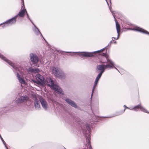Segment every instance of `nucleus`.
Segmentation results:
<instances>
[{
	"label": "nucleus",
	"mask_w": 149,
	"mask_h": 149,
	"mask_svg": "<svg viewBox=\"0 0 149 149\" xmlns=\"http://www.w3.org/2000/svg\"><path fill=\"white\" fill-rule=\"evenodd\" d=\"M0 58L4 60L9 65H10L13 68L14 70H13L15 72H17V77L19 82L21 84L25 85L26 82L24 80V78L23 77V75L25 74V72H23L22 70L21 71H19V69L17 68L16 67L14 64L6 58L0 53ZM19 68L22 69V70L24 71V69L23 68H22L20 67Z\"/></svg>",
	"instance_id": "obj_1"
},
{
	"label": "nucleus",
	"mask_w": 149,
	"mask_h": 149,
	"mask_svg": "<svg viewBox=\"0 0 149 149\" xmlns=\"http://www.w3.org/2000/svg\"><path fill=\"white\" fill-rule=\"evenodd\" d=\"M106 63L107 64L105 65L102 64L98 65L97 67V69L98 70L100 71L101 72L103 71L104 72L105 69H110L114 68L119 72L118 69L116 67V66L117 67L118 66L115 65L114 62L111 59L108 58H106Z\"/></svg>",
	"instance_id": "obj_2"
},
{
	"label": "nucleus",
	"mask_w": 149,
	"mask_h": 149,
	"mask_svg": "<svg viewBox=\"0 0 149 149\" xmlns=\"http://www.w3.org/2000/svg\"><path fill=\"white\" fill-rule=\"evenodd\" d=\"M47 84L48 86H49L50 87H52L53 89L56 91L58 93L63 95V93L61 89L59 88L57 85H54V84L51 78L49 77L46 80Z\"/></svg>",
	"instance_id": "obj_3"
},
{
	"label": "nucleus",
	"mask_w": 149,
	"mask_h": 149,
	"mask_svg": "<svg viewBox=\"0 0 149 149\" xmlns=\"http://www.w3.org/2000/svg\"><path fill=\"white\" fill-rule=\"evenodd\" d=\"M35 77L36 80L32 79L31 80V82L32 83H36L38 85L43 86L45 83L43 76L38 74L36 75Z\"/></svg>",
	"instance_id": "obj_4"
},
{
	"label": "nucleus",
	"mask_w": 149,
	"mask_h": 149,
	"mask_svg": "<svg viewBox=\"0 0 149 149\" xmlns=\"http://www.w3.org/2000/svg\"><path fill=\"white\" fill-rule=\"evenodd\" d=\"M86 129L88 131H83V133H85L86 134V141L88 143V147H87L88 149H92L91 147L90 144V140L91 139V136L90 134V131L91 130V125L89 124H87L86 125Z\"/></svg>",
	"instance_id": "obj_5"
},
{
	"label": "nucleus",
	"mask_w": 149,
	"mask_h": 149,
	"mask_svg": "<svg viewBox=\"0 0 149 149\" xmlns=\"http://www.w3.org/2000/svg\"><path fill=\"white\" fill-rule=\"evenodd\" d=\"M52 71L55 76L59 79H63L65 77V75L60 68L53 67L52 69Z\"/></svg>",
	"instance_id": "obj_6"
},
{
	"label": "nucleus",
	"mask_w": 149,
	"mask_h": 149,
	"mask_svg": "<svg viewBox=\"0 0 149 149\" xmlns=\"http://www.w3.org/2000/svg\"><path fill=\"white\" fill-rule=\"evenodd\" d=\"M106 48V47H105L103 49H100V50L91 53L88 52H82L81 53L78 52V53H79L78 55L81 56V57H91L93 56L92 54L94 53H99L103 51L104 49Z\"/></svg>",
	"instance_id": "obj_7"
},
{
	"label": "nucleus",
	"mask_w": 149,
	"mask_h": 149,
	"mask_svg": "<svg viewBox=\"0 0 149 149\" xmlns=\"http://www.w3.org/2000/svg\"><path fill=\"white\" fill-rule=\"evenodd\" d=\"M16 16H15L13 17L8 19L3 24H3L2 26L4 28L15 24L16 21Z\"/></svg>",
	"instance_id": "obj_8"
},
{
	"label": "nucleus",
	"mask_w": 149,
	"mask_h": 149,
	"mask_svg": "<svg viewBox=\"0 0 149 149\" xmlns=\"http://www.w3.org/2000/svg\"><path fill=\"white\" fill-rule=\"evenodd\" d=\"M28 100V97L27 96H22L16 100L15 102L17 104L22 103L26 102Z\"/></svg>",
	"instance_id": "obj_9"
},
{
	"label": "nucleus",
	"mask_w": 149,
	"mask_h": 149,
	"mask_svg": "<svg viewBox=\"0 0 149 149\" xmlns=\"http://www.w3.org/2000/svg\"><path fill=\"white\" fill-rule=\"evenodd\" d=\"M40 101L42 107L44 110L45 111L47 110L48 108V104L46 100L42 98L40 100Z\"/></svg>",
	"instance_id": "obj_10"
},
{
	"label": "nucleus",
	"mask_w": 149,
	"mask_h": 149,
	"mask_svg": "<svg viewBox=\"0 0 149 149\" xmlns=\"http://www.w3.org/2000/svg\"><path fill=\"white\" fill-rule=\"evenodd\" d=\"M30 59L31 61L34 63H37L38 61V56L34 54L31 53L30 54Z\"/></svg>",
	"instance_id": "obj_11"
},
{
	"label": "nucleus",
	"mask_w": 149,
	"mask_h": 149,
	"mask_svg": "<svg viewBox=\"0 0 149 149\" xmlns=\"http://www.w3.org/2000/svg\"><path fill=\"white\" fill-rule=\"evenodd\" d=\"M109 9L110 10V11L112 13V15H113L114 18L116 22V29L117 30V32L118 33V32H120V28L119 25V24L118 22L116 20V19L115 18V16L114 15V13L113 12V11H112L111 10L110 8L109 7Z\"/></svg>",
	"instance_id": "obj_12"
},
{
	"label": "nucleus",
	"mask_w": 149,
	"mask_h": 149,
	"mask_svg": "<svg viewBox=\"0 0 149 149\" xmlns=\"http://www.w3.org/2000/svg\"><path fill=\"white\" fill-rule=\"evenodd\" d=\"M34 105L36 109L39 110L40 109V105L39 101L36 98L35 101L34 102Z\"/></svg>",
	"instance_id": "obj_13"
},
{
	"label": "nucleus",
	"mask_w": 149,
	"mask_h": 149,
	"mask_svg": "<svg viewBox=\"0 0 149 149\" xmlns=\"http://www.w3.org/2000/svg\"><path fill=\"white\" fill-rule=\"evenodd\" d=\"M132 29L133 30H134V31H138L139 32H142L143 33H146L147 34H148L149 35V32H148L147 31H146L142 28H139V27H135V28Z\"/></svg>",
	"instance_id": "obj_14"
},
{
	"label": "nucleus",
	"mask_w": 149,
	"mask_h": 149,
	"mask_svg": "<svg viewBox=\"0 0 149 149\" xmlns=\"http://www.w3.org/2000/svg\"><path fill=\"white\" fill-rule=\"evenodd\" d=\"M70 105L72 106L75 107L77 108V105L74 102L69 99H66L65 100Z\"/></svg>",
	"instance_id": "obj_15"
},
{
	"label": "nucleus",
	"mask_w": 149,
	"mask_h": 149,
	"mask_svg": "<svg viewBox=\"0 0 149 149\" xmlns=\"http://www.w3.org/2000/svg\"><path fill=\"white\" fill-rule=\"evenodd\" d=\"M26 12V9H21V10L19 12L18 14L15 16L17 17L18 16L23 17L24 16L25 13Z\"/></svg>",
	"instance_id": "obj_16"
},
{
	"label": "nucleus",
	"mask_w": 149,
	"mask_h": 149,
	"mask_svg": "<svg viewBox=\"0 0 149 149\" xmlns=\"http://www.w3.org/2000/svg\"><path fill=\"white\" fill-rule=\"evenodd\" d=\"M137 108L138 109H139L141 110L142 111H143L145 112L148 113V111L146 110L144 107H143L140 104H139L135 107H134V108L130 109L131 110H132L134 109V108Z\"/></svg>",
	"instance_id": "obj_17"
},
{
	"label": "nucleus",
	"mask_w": 149,
	"mask_h": 149,
	"mask_svg": "<svg viewBox=\"0 0 149 149\" xmlns=\"http://www.w3.org/2000/svg\"><path fill=\"white\" fill-rule=\"evenodd\" d=\"M32 24L34 26V28H33V30L35 33L36 35H38L39 34H40V35L42 37L41 33L40 32L38 29L36 27V25L34 24L33 23H32Z\"/></svg>",
	"instance_id": "obj_18"
},
{
	"label": "nucleus",
	"mask_w": 149,
	"mask_h": 149,
	"mask_svg": "<svg viewBox=\"0 0 149 149\" xmlns=\"http://www.w3.org/2000/svg\"><path fill=\"white\" fill-rule=\"evenodd\" d=\"M39 71V70L38 68L35 69H33L32 68L30 67L27 70V71L28 72H31L36 73L38 72Z\"/></svg>",
	"instance_id": "obj_19"
},
{
	"label": "nucleus",
	"mask_w": 149,
	"mask_h": 149,
	"mask_svg": "<svg viewBox=\"0 0 149 149\" xmlns=\"http://www.w3.org/2000/svg\"><path fill=\"white\" fill-rule=\"evenodd\" d=\"M103 72V71H101L100 73L98 74V75L97 76L96 79H97L98 80H99L100 78L102 76V73Z\"/></svg>",
	"instance_id": "obj_20"
},
{
	"label": "nucleus",
	"mask_w": 149,
	"mask_h": 149,
	"mask_svg": "<svg viewBox=\"0 0 149 149\" xmlns=\"http://www.w3.org/2000/svg\"><path fill=\"white\" fill-rule=\"evenodd\" d=\"M97 83H96L95 82L94 83V84L93 86V90H92V93L91 95V98H92V96H93V93L94 90L95 89V86L97 85Z\"/></svg>",
	"instance_id": "obj_21"
},
{
	"label": "nucleus",
	"mask_w": 149,
	"mask_h": 149,
	"mask_svg": "<svg viewBox=\"0 0 149 149\" xmlns=\"http://www.w3.org/2000/svg\"><path fill=\"white\" fill-rule=\"evenodd\" d=\"M121 114V113H118L117 114H115L114 116H110V117H114V116H116L119 115H120Z\"/></svg>",
	"instance_id": "obj_22"
},
{
	"label": "nucleus",
	"mask_w": 149,
	"mask_h": 149,
	"mask_svg": "<svg viewBox=\"0 0 149 149\" xmlns=\"http://www.w3.org/2000/svg\"><path fill=\"white\" fill-rule=\"evenodd\" d=\"M26 14L27 16V17H28V19L32 23H33V22H32V20L30 19V18L29 17V15H28V14L27 13L26 11Z\"/></svg>",
	"instance_id": "obj_23"
},
{
	"label": "nucleus",
	"mask_w": 149,
	"mask_h": 149,
	"mask_svg": "<svg viewBox=\"0 0 149 149\" xmlns=\"http://www.w3.org/2000/svg\"><path fill=\"white\" fill-rule=\"evenodd\" d=\"M3 144H4V145H5V147H6V148L7 149H8L7 146H6V143H5V142L4 141H2Z\"/></svg>",
	"instance_id": "obj_24"
},
{
	"label": "nucleus",
	"mask_w": 149,
	"mask_h": 149,
	"mask_svg": "<svg viewBox=\"0 0 149 149\" xmlns=\"http://www.w3.org/2000/svg\"><path fill=\"white\" fill-rule=\"evenodd\" d=\"M3 144H4V145H5V147H6V148L7 149H8L7 146H6V143H5V142L4 141H2Z\"/></svg>",
	"instance_id": "obj_25"
},
{
	"label": "nucleus",
	"mask_w": 149,
	"mask_h": 149,
	"mask_svg": "<svg viewBox=\"0 0 149 149\" xmlns=\"http://www.w3.org/2000/svg\"><path fill=\"white\" fill-rule=\"evenodd\" d=\"M22 1V7H23V6H24V0H21Z\"/></svg>",
	"instance_id": "obj_26"
},
{
	"label": "nucleus",
	"mask_w": 149,
	"mask_h": 149,
	"mask_svg": "<svg viewBox=\"0 0 149 149\" xmlns=\"http://www.w3.org/2000/svg\"><path fill=\"white\" fill-rule=\"evenodd\" d=\"M119 33H120V32H118V33H118V36H117V38H116V40H117V39H118L119 38Z\"/></svg>",
	"instance_id": "obj_27"
},
{
	"label": "nucleus",
	"mask_w": 149,
	"mask_h": 149,
	"mask_svg": "<svg viewBox=\"0 0 149 149\" xmlns=\"http://www.w3.org/2000/svg\"><path fill=\"white\" fill-rule=\"evenodd\" d=\"M98 80H98L97 79H95V83H96L97 84Z\"/></svg>",
	"instance_id": "obj_28"
},
{
	"label": "nucleus",
	"mask_w": 149,
	"mask_h": 149,
	"mask_svg": "<svg viewBox=\"0 0 149 149\" xmlns=\"http://www.w3.org/2000/svg\"><path fill=\"white\" fill-rule=\"evenodd\" d=\"M112 42V41L111 40V41L109 43V44L108 45V46H109V45H111V44Z\"/></svg>",
	"instance_id": "obj_29"
},
{
	"label": "nucleus",
	"mask_w": 149,
	"mask_h": 149,
	"mask_svg": "<svg viewBox=\"0 0 149 149\" xmlns=\"http://www.w3.org/2000/svg\"><path fill=\"white\" fill-rule=\"evenodd\" d=\"M123 107H125V108H127V109H129V108L128 107H127L126 106L124 105Z\"/></svg>",
	"instance_id": "obj_30"
},
{
	"label": "nucleus",
	"mask_w": 149,
	"mask_h": 149,
	"mask_svg": "<svg viewBox=\"0 0 149 149\" xmlns=\"http://www.w3.org/2000/svg\"><path fill=\"white\" fill-rule=\"evenodd\" d=\"M103 56H106V54L105 53H103Z\"/></svg>",
	"instance_id": "obj_31"
},
{
	"label": "nucleus",
	"mask_w": 149,
	"mask_h": 149,
	"mask_svg": "<svg viewBox=\"0 0 149 149\" xmlns=\"http://www.w3.org/2000/svg\"><path fill=\"white\" fill-rule=\"evenodd\" d=\"M1 140L2 141H4L3 139V138L2 137L1 138Z\"/></svg>",
	"instance_id": "obj_32"
},
{
	"label": "nucleus",
	"mask_w": 149,
	"mask_h": 149,
	"mask_svg": "<svg viewBox=\"0 0 149 149\" xmlns=\"http://www.w3.org/2000/svg\"><path fill=\"white\" fill-rule=\"evenodd\" d=\"M112 38V39L113 38V39H115V40H116V38H115V37H113Z\"/></svg>",
	"instance_id": "obj_33"
},
{
	"label": "nucleus",
	"mask_w": 149,
	"mask_h": 149,
	"mask_svg": "<svg viewBox=\"0 0 149 149\" xmlns=\"http://www.w3.org/2000/svg\"><path fill=\"white\" fill-rule=\"evenodd\" d=\"M113 42L114 43H116V41H113Z\"/></svg>",
	"instance_id": "obj_34"
},
{
	"label": "nucleus",
	"mask_w": 149,
	"mask_h": 149,
	"mask_svg": "<svg viewBox=\"0 0 149 149\" xmlns=\"http://www.w3.org/2000/svg\"><path fill=\"white\" fill-rule=\"evenodd\" d=\"M106 0V1L107 3L108 4V5H109V4H108V2H107V0Z\"/></svg>",
	"instance_id": "obj_35"
},
{
	"label": "nucleus",
	"mask_w": 149,
	"mask_h": 149,
	"mask_svg": "<svg viewBox=\"0 0 149 149\" xmlns=\"http://www.w3.org/2000/svg\"><path fill=\"white\" fill-rule=\"evenodd\" d=\"M134 110L135 111H137V109H134Z\"/></svg>",
	"instance_id": "obj_36"
},
{
	"label": "nucleus",
	"mask_w": 149,
	"mask_h": 149,
	"mask_svg": "<svg viewBox=\"0 0 149 149\" xmlns=\"http://www.w3.org/2000/svg\"><path fill=\"white\" fill-rule=\"evenodd\" d=\"M125 109H124L123 111V112H124L125 111Z\"/></svg>",
	"instance_id": "obj_37"
},
{
	"label": "nucleus",
	"mask_w": 149,
	"mask_h": 149,
	"mask_svg": "<svg viewBox=\"0 0 149 149\" xmlns=\"http://www.w3.org/2000/svg\"><path fill=\"white\" fill-rule=\"evenodd\" d=\"M67 53H70V52H67Z\"/></svg>",
	"instance_id": "obj_38"
},
{
	"label": "nucleus",
	"mask_w": 149,
	"mask_h": 149,
	"mask_svg": "<svg viewBox=\"0 0 149 149\" xmlns=\"http://www.w3.org/2000/svg\"><path fill=\"white\" fill-rule=\"evenodd\" d=\"M1 25H2V24H0V26Z\"/></svg>",
	"instance_id": "obj_39"
}]
</instances>
